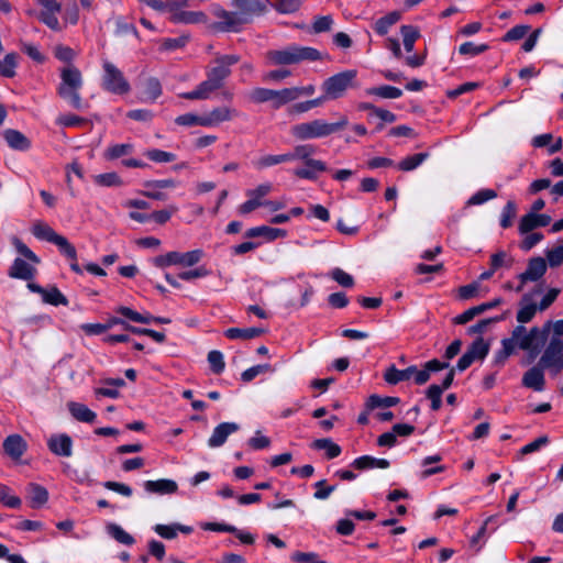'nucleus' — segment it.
Returning a JSON list of instances; mask_svg holds the SVG:
<instances>
[{
  "instance_id": "obj_1",
  "label": "nucleus",
  "mask_w": 563,
  "mask_h": 563,
  "mask_svg": "<svg viewBox=\"0 0 563 563\" xmlns=\"http://www.w3.org/2000/svg\"><path fill=\"white\" fill-rule=\"evenodd\" d=\"M11 243L16 250V252L23 256L16 257L12 265L9 268L8 275L11 278L22 279V280H31L34 278L36 274L35 265L40 263V258L37 255L19 238L13 236L11 239Z\"/></svg>"
},
{
  "instance_id": "obj_2",
  "label": "nucleus",
  "mask_w": 563,
  "mask_h": 563,
  "mask_svg": "<svg viewBox=\"0 0 563 563\" xmlns=\"http://www.w3.org/2000/svg\"><path fill=\"white\" fill-rule=\"evenodd\" d=\"M349 123L347 118L342 115L338 122L329 123L323 119H314L308 122L298 123L291 126V134L297 140L321 139L343 129Z\"/></svg>"
},
{
  "instance_id": "obj_3",
  "label": "nucleus",
  "mask_w": 563,
  "mask_h": 563,
  "mask_svg": "<svg viewBox=\"0 0 563 563\" xmlns=\"http://www.w3.org/2000/svg\"><path fill=\"white\" fill-rule=\"evenodd\" d=\"M60 79L57 88L59 97L66 100L73 108L81 109L84 104L79 90L84 85V80L80 70L73 65H67L60 69Z\"/></svg>"
},
{
  "instance_id": "obj_4",
  "label": "nucleus",
  "mask_w": 563,
  "mask_h": 563,
  "mask_svg": "<svg viewBox=\"0 0 563 563\" xmlns=\"http://www.w3.org/2000/svg\"><path fill=\"white\" fill-rule=\"evenodd\" d=\"M540 344V331L538 328H532L530 331H527L523 325H517L514 329L511 336L504 339L501 342L503 357L507 358L510 356L516 347L537 354Z\"/></svg>"
},
{
  "instance_id": "obj_5",
  "label": "nucleus",
  "mask_w": 563,
  "mask_h": 563,
  "mask_svg": "<svg viewBox=\"0 0 563 563\" xmlns=\"http://www.w3.org/2000/svg\"><path fill=\"white\" fill-rule=\"evenodd\" d=\"M267 58L274 65H290L302 60H317L321 54L313 47L291 45L283 49L271 51Z\"/></svg>"
},
{
  "instance_id": "obj_6",
  "label": "nucleus",
  "mask_w": 563,
  "mask_h": 563,
  "mask_svg": "<svg viewBox=\"0 0 563 563\" xmlns=\"http://www.w3.org/2000/svg\"><path fill=\"white\" fill-rule=\"evenodd\" d=\"M357 71L354 69L344 70L330 76L321 85L322 92L332 100L342 98L346 91L354 86Z\"/></svg>"
},
{
  "instance_id": "obj_7",
  "label": "nucleus",
  "mask_w": 563,
  "mask_h": 563,
  "mask_svg": "<svg viewBox=\"0 0 563 563\" xmlns=\"http://www.w3.org/2000/svg\"><path fill=\"white\" fill-rule=\"evenodd\" d=\"M102 82L103 90L114 95H126L131 90V85L124 74L113 63L102 62Z\"/></svg>"
},
{
  "instance_id": "obj_8",
  "label": "nucleus",
  "mask_w": 563,
  "mask_h": 563,
  "mask_svg": "<svg viewBox=\"0 0 563 563\" xmlns=\"http://www.w3.org/2000/svg\"><path fill=\"white\" fill-rule=\"evenodd\" d=\"M203 252L201 250H192L189 252H168L164 255H159L154 260V264L157 267L164 268L172 265L181 266H194L201 261Z\"/></svg>"
},
{
  "instance_id": "obj_9",
  "label": "nucleus",
  "mask_w": 563,
  "mask_h": 563,
  "mask_svg": "<svg viewBox=\"0 0 563 563\" xmlns=\"http://www.w3.org/2000/svg\"><path fill=\"white\" fill-rule=\"evenodd\" d=\"M212 13L218 19L214 27L222 32H238L249 21L243 13L227 11L218 5L212 9Z\"/></svg>"
},
{
  "instance_id": "obj_10",
  "label": "nucleus",
  "mask_w": 563,
  "mask_h": 563,
  "mask_svg": "<svg viewBox=\"0 0 563 563\" xmlns=\"http://www.w3.org/2000/svg\"><path fill=\"white\" fill-rule=\"evenodd\" d=\"M292 92L290 88H284L280 90H273L267 88H256L251 93V99L255 102H272V107L275 109L292 101Z\"/></svg>"
},
{
  "instance_id": "obj_11",
  "label": "nucleus",
  "mask_w": 563,
  "mask_h": 563,
  "mask_svg": "<svg viewBox=\"0 0 563 563\" xmlns=\"http://www.w3.org/2000/svg\"><path fill=\"white\" fill-rule=\"evenodd\" d=\"M273 190L271 183H263L255 188L247 189L245 195L247 200L241 203L238 208V212L242 216L249 214L260 207H264L265 197Z\"/></svg>"
},
{
  "instance_id": "obj_12",
  "label": "nucleus",
  "mask_w": 563,
  "mask_h": 563,
  "mask_svg": "<svg viewBox=\"0 0 563 563\" xmlns=\"http://www.w3.org/2000/svg\"><path fill=\"white\" fill-rule=\"evenodd\" d=\"M36 2L41 7L37 19L51 30L55 32L62 31L63 26L58 20L62 3L58 0H36Z\"/></svg>"
},
{
  "instance_id": "obj_13",
  "label": "nucleus",
  "mask_w": 563,
  "mask_h": 563,
  "mask_svg": "<svg viewBox=\"0 0 563 563\" xmlns=\"http://www.w3.org/2000/svg\"><path fill=\"white\" fill-rule=\"evenodd\" d=\"M240 60L238 55H222L214 59L212 66L209 68L207 75L223 86L224 80L231 74V66Z\"/></svg>"
},
{
  "instance_id": "obj_14",
  "label": "nucleus",
  "mask_w": 563,
  "mask_h": 563,
  "mask_svg": "<svg viewBox=\"0 0 563 563\" xmlns=\"http://www.w3.org/2000/svg\"><path fill=\"white\" fill-rule=\"evenodd\" d=\"M540 365L547 368H563V341L552 339L540 358Z\"/></svg>"
},
{
  "instance_id": "obj_15",
  "label": "nucleus",
  "mask_w": 563,
  "mask_h": 563,
  "mask_svg": "<svg viewBox=\"0 0 563 563\" xmlns=\"http://www.w3.org/2000/svg\"><path fill=\"white\" fill-rule=\"evenodd\" d=\"M177 185V181L172 178L146 180L143 183L144 190L141 191V195L155 200H166L168 196L164 190L173 189Z\"/></svg>"
},
{
  "instance_id": "obj_16",
  "label": "nucleus",
  "mask_w": 563,
  "mask_h": 563,
  "mask_svg": "<svg viewBox=\"0 0 563 563\" xmlns=\"http://www.w3.org/2000/svg\"><path fill=\"white\" fill-rule=\"evenodd\" d=\"M547 272V262L542 257H533L529 261L527 269L521 273L518 277L520 285L517 287V291H521L523 285L527 282L539 280Z\"/></svg>"
},
{
  "instance_id": "obj_17",
  "label": "nucleus",
  "mask_w": 563,
  "mask_h": 563,
  "mask_svg": "<svg viewBox=\"0 0 563 563\" xmlns=\"http://www.w3.org/2000/svg\"><path fill=\"white\" fill-rule=\"evenodd\" d=\"M239 111L231 107L221 106L213 108L211 111L203 113L205 128L218 126L239 117Z\"/></svg>"
},
{
  "instance_id": "obj_18",
  "label": "nucleus",
  "mask_w": 563,
  "mask_h": 563,
  "mask_svg": "<svg viewBox=\"0 0 563 563\" xmlns=\"http://www.w3.org/2000/svg\"><path fill=\"white\" fill-rule=\"evenodd\" d=\"M47 446L57 456L69 457L73 454V440L65 433L52 434L47 440Z\"/></svg>"
},
{
  "instance_id": "obj_19",
  "label": "nucleus",
  "mask_w": 563,
  "mask_h": 563,
  "mask_svg": "<svg viewBox=\"0 0 563 563\" xmlns=\"http://www.w3.org/2000/svg\"><path fill=\"white\" fill-rule=\"evenodd\" d=\"M239 430L240 426L235 422H222L218 424L208 439V446L211 449L222 446L227 439Z\"/></svg>"
},
{
  "instance_id": "obj_20",
  "label": "nucleus",
  "mask_w": 563,
  "mask_h": 563,
  "mask_svg": "<svg viewBox=\"0 0 563 563\" xmlns=\"http://www.w3.org/2000/svg\"><path fill=\"white\" fill-rule=\"evenodd\" d=\"M551 221L549 214L528 212L520 219L518 229L521 234H527L537 228L549 225Z\"/></svg>"
},
{
  "instance_id": "obj_21",
  "label": "nucleus",
  "mask_w": 563,
  "mask_h": 563,
  "mask_svg": "<svg viewBox=\"0 0 563 563\" xmlns=\"http://www.w3.org/2000/svg\"><path fill=\"white\" fill-rule=\"evenodd\" d=\"M286 235V230L268 225L253 227L247 229L244 233L246 239L262 238L267 242L275 241L278 238H285Z\"/></svg>"
},
{
  "instance_id": "obj_22",
  "label": "nucleus",
  "mask_w": 563,
  "mask_h": 563,
  "mask_svg": "<svg viewBox=\"0 0 563 563\" xmlns=\"http://www.w3.org/2000/svg\"><path fill=\"white\" fill-rule=\"evenodd\" d=\"M454 378V369L451 368L449 373L445 375L442 385L433 384L427 390V397L431 400V409L437 411L441 407V396L444 389L449 388L452 385Z\"/></svg>"
},
{
  "instance_id": "obj_23",
  "label": "nucleus",
  "mask_w": 563,
  "mask_h": 563,
  "mask_svg": "<svg viewBox=\"0 0 563 563\" xmlns=\"http://www.w3.org/2000/svg\"><path fill=\"white\" fill-rule=\"evenodd\" d=\"M143 486L146 493L156 495H172L178 489L177 483L167 478L146 481Z\"/></svg>"
},
{
  "instance_id": "obj_24",
  "label": "nucleus",
  "mask_w": 563,
  "mask_h": 563,
  "mask_svg": "<svg viewBox=\"0 0 563 563\" xmlns=\"http://www.w3.org/2000/svg\"><path fill=\"white\" fill-rule=\"evenodd\" d=\"M9 147L14 151H27L31 147V141L20 131L14 129H7L2 132Z\"/></svg>"
},
{
  "instance_id": "obj_25",
  "label": "nucleus",
  "mask_w": 563,
  "mask_h": 563,
  "mask_svg": "<svg viewBox=\"0 0 563 563\" xmlns=\"http://www.w3.org/2000/svg\"><path fill=\"white\" fill-rule=\"evenodd\" d=\"M448 367L449 363H442L438 360H431L423 365L422 369H418L416 367V372H413L412 378L416 384L423 385L429 380L431 373L439 372Z\"/></svg>"
},
{
  "instance_id": "obj_26",
  "label": "nucleus",
  "mask_w": 563,
  "mask_h": 563,
  "mask_svg": "<svg viewBox=\"0 0 563 563\" xmlns=\"http://www.w3.org/2000/svg\"><path fill=\"white\" fill-rule=\"evenodd\" d=\"M26 497L30 506L34 509L43 507L48 500V492L45 487L31 483L26 487Z\"/></svg>"
},
{
  "instance_id": "obj_27",
  "label": "nucleus",
  "mask_w": 563,
  "mask_h": 563,
  "mask_svg": "<svg viewBox=\"0 0 563 563\" xmlns=\"http://www.w3.org/2000/svg\"><path fill=\"white\" fill-rule=\"evenodd\" d=\"M543 367L539 364V366H533L529 371H527L522 377V385L527 388H531L536 391H541L544 389V374Z\"/></svg>"
},
{
  "instance_id": "obj_28",
  "label": "nucleus",
  "mask_w": 563,
  "mask_h": 563,
  "mask_svg": "<svg viewBox=\"0 0 563 563\" xmlns=\"http://www.w3.org/2000/svg\"><path fill=\"white\" fill-rule=\"evenodd\" d=\"M27 444L19 434L9 435L3 442L5 453L14 460H19L26 451Z\"/></svg>"
},
{
  "instance_id": "obj_29",
  "label": "nucleus",
  "mask_w": 563,
  "mask_h": 563,
  "mask_svg": "<svg viewBox=\"0 0 563 563\" xmlns=\"http://www.w3.org/2000/svg\"><path fill=\"white\" fill-rule=\"evenodd\" d=\"M305 165V167L296 168L294 170V174L297 177L313 180L317 178L319 173L327 170V165L319 159L308 161Z\"/></svg>"
},
{
  "instance_id": "obj_30",
  "label": "nucleus",
  "mask_w": 563,
  "mask_h": 563,
  "mask_svg": "<svg viewBox=\"0 0 563 563\" xmlns=\"http://www.w3.org/2000/svg\"><path fill=\"white\" fill-rule=\"evenodd\" d=\"M538 307L532 302L528 295H525L519 302V310L517 312V321L520 325L530 322L537 313Z\"/></svg>"
},
{
  "instance_id": "obj_31",
  "label": "nucleus",
  "mask_w": 563,
  "mask_h": 563,
  "mask_svg": "<svg viewBox=\"0 0 563 563\" xmlns=\"http://www.w3.org/2000/svg\"><path fill=\"white\" fill-rule=\"evenodd\" d=\"M70 415L80 422L92 423L97 415L81 402L70 401L67 405Z\"/></svg>"
},
{
  "instance_id": "obj_32",
  "label": "nucleus",
  "mask_w": 563,
  "mask_h": 563,
  "mask_svg": "<svg viewBox=\"0 0 563 563\" xmlns=\"http://www.w3.org/2000/svg\"><path fill=\"white\" fill-rule=\"evenodd\" d=\"M172 20L175 23H183V24H198V23H206L207 22V15L202 11H175L172 14Z\"/></svg>"
},
{
  "instance_id": "obj_33",
  "label": "nucleus",
  "mask_w": 563,
  "mask_h": 563,
  "mask_svg": "<svg viewBox=\"0 0 563 563\" xmlns=\"http://www.w3.org/2000/svg\"><path fill=\"white\" fill-rule=\"evenodd\" d=\"M416 366H409L405 369H398L395 366H390L384 374L385 380L390 385H396L400 382L412 378Z\"/></svg>"
},
{
  "instance_id": "obj_34",
  "label": "nucleus",
  "mask_w": 563,
  "mask_h": 563,
  "mask_svg": "<svg viewBox=\"0 0 563 563\" xmlns=\"http://www.w3.org/2000/svg\"><path fill=\"white\" fill-rule=\"evenodd\" d=\"M106 531L112 539L121 544L133 545L135 542V539L118 523H107Z\"/></svg>"
},
{
  "instance_id": "obj_35",
  "label": "nucleus",
  "mask_w": 563,
  "mask_h": 563,
  "mask_svg": "<svg viewBox=\"0 0 563 563\" xmlns=\"http://www.w3.org/2000/svg\"><path fill=\"white\" fill-rule=\"evenodd\" d=\"M357 470H368V468H387L389 466V462L385 459H376L369 455H363L355 459L352 463Z\"/></svg>"
},
{
  "instance_id": "obj_36",
  "label": "nucleus",
  "mask_w": 563,
  "mask_h": 563,
  "mask_svg": "<svg viewBox=\"0 0 563 563\" xmlns=\"http://www.w3.org/2000/svg\"><path fill=\"white\" fill-rule=\"evenodd\" d=\"M401 18L398 11H391L378 19L374 24V30L379 35H386L389 29L395 25Z\"/></svg>"
},
{
  "instance_id": "obj_37",
  "label": "nucleus",
  "mask_w": 563,
  "mask_h": 563,
  "mask_svg": "<svg viewBox=\"0 0 563 563\" xmlns=\"http://www.w3.org/2000/svg\"><path fill=\"white\" fill-rule=\"evenodd\" d=\"M32 233L35 238L44 240L51 243H55L57 238L60 235L56 233L53 228L43 221H37L32 227Z\"/></svg>"
},
{
  "instance_id": "obj_38",
  "label": "nucleus",
  "mask_w": 563,
  "mask_h": 563,
  "mask_svg": "<svg viewBox=\"0 0 563 563\" xmlns=\"http://www.w3.org/2000/svg\"><path fill=\"white\" fill-rule=\"evenodd\" d=\"M162 95V86L158 79L156 78H147L144 82V88L142 90L141 99L143 101H155Z\"/></svg>"
},
{
  "instance_id": "obj_39",
  "label": "nucleus",
  "mask_w": 563,
  "mask_h": 563,
  "mask_svg": "<svg viewBox=\"0 0 563 563\" xmlns=\"http://www.w3.org/2000/svg\"><path fill=\"white\" fill-rule=\"evenodd\" d=\"M368 96H376L383 99H398L402 96L401 89L388 85L373 87L365 90Z\"/></svg>"
},
{
  "instance_id": "obj_40",
  "label": "nucleus",
  "mask_w": 563,
  "mask_h": 563,
  "mask_svg": "<svg viewBox=\"0 0 563 563\" xmlns=\"http://www.w3.org/2000/svg\"><path fill=\"white\" fill-rule=\"evenodd\" d=\"M400 33L402 35V43L406 52L411 53L415 48L416 41L420 37L418 27L409 24L402 25L400 27Z\"/></svg>"
},
{
  "instance_id": "obj_41",
  "label": "nucleus",
  "mask_w": 563,
  "mask_h": 563,
  "mask_svg": "<svg viewBox=\"0 0 563 563\" xmlns=\"http://www.w3.org/2000/svg\"><path fill=\"white\" fill-rule=\"evenodd\" d=\"M262 333H263V330L260 328H245V329L230 328L224 332L225 336L231 340H236V339L249 340V339L260 336Z\"/></svg>"
},
{
  "instance_id": "obj_42",
  "label": "nucleus",
  "mask_w": 563,
  "mask_h": 563,
  "mask_svg": "<svg viewBox=\"0 0 563 563\" xmlns=\"http://www.w3.org/2000/svg\"><path fill=\"white\" fill-rule=\"evenodd\" d=\"M117 312L125 317L130 321L150 324L154 317L151 313H140L129 307L120 306L117 308Z\"/></svg>"
},
{
  "instance_id": "obj_43",
  "label": "nucleus",
  "mask_w": 563,
  "mask_h": 563,
  "mask_svg": "<svg viewBox=\"0 0 563 563\" xmlns=\"http://www.w3.org/2000/svg\"><path fill=\"white\" fill-rule=\"evenodd\" d=\"M303 0H275L272 7L280 14H294L298 12Z\"/></svg>"
},
{
  "instance_id": "obj_44",
  "label": "nucleus",
  "mask_w": 563,
  "mask_h": 563,
  "mask_svg": "<svg viewBox=\"0 0 563 563\" xmlns=\"http://www.w3.org/2000/svg\"><path fill=\"white\" fill-rule=\"evenodd\" d=\"M286 162H290V157L287 156V153L279 155H264L257 158L255 162H253V165L257 169H264Z\"/></svg>"
},
{
  "instance_id": "obj_45",
  "label": "nucleus",
  "mask_w": 563,
  "mask_h": 563,
  "mask_svg": "<svg viewBox=\"0 0 563 563\" xmlns=\"http://www.w3.org/2000/svg\"><path fill=\"white\" fill-rule=\"evenodd\" d=\"M312 448L324 450L328 459H334L341 454V448L331 439H318L313 441Z\"/></svg>"
},
{
  "instance_id": "obj_46",
  "label": "nucleus",
  "mask_w": 563,
  "mask_h": 563,
  "mask_svg": "<svg viewBox=\"0 0 563 563\" xmlns=\"http://www.w3.org/2000/svg\"><path fill=\"white\" fill-rule=\"evenodd\" d=\"M488 351L489 345L482 338H478L466 350V353L475 362L477 360H484Z\"/></svg>"
},
{
  "instance_id": "obj_47",
  "label": "nucleus",
  "mask_w": 563,
  "mask_h": 563,
  "mask_svg": "<svg viewBox=\"0 0 563 563\" xmlns=\"http://www.w3.org/2000/svg\"><path fill=\"white\" fill-rule=\"evenodd\" d=\"M18 65V55L15 53H9L0 60V75L7 78L15 76V68Z\"/></svg>"
},
{
  "instance_id": "obj_48",
  "label": "nucleus",
  "mask_w": 563,
  "mask_h": 563,
  "mask_svg": "<svg viewBox=\"0 0 563 563\" xmlns=\"http://www.w3.org/2000/svg\"><path fill=\"white\" fill-rule=\"evenodd\" d=\"M0 503L8 508H19L22 500L12 493L10 487L0 484Z\"/></svg>"
},
{
  "instance_id": "obj_49",
  "label": "nucleus",
  "mask_w": 563,
  "mask_h": 563,
  "mask_svg": "<svg viewBox=\"0 0 563 563\" xmlns=\"http://www.w3.org/2000/svg\"><path fill=\"white\" fill-rule=\"evenodd\" d=\"M134 146L131 143H123V144H113L110 145L104 157L107 159H115L125 155H129L133 152Z\"/></svg>"
},
{
  "instance_id": "obj_50",
  "label": "nucleus",
  "mask_w": 563,
  "mask_h": 563,
  "mask_svg": "<svg viewBox=\"0 0 563 563\" xmlns=\"http://www.w3.org/2000/svg\"><path fill=\"white\" fill-rule=\"evenodd\" d=\"M42 299L44 302L53 306H66L68 303L66 297L56 287L45 288Z\"/></svg>"
},
{
  "instance_id": "obj_51",
  "label": "nucleus",
  "mask_w": 563,
  "mask_h": 563,
  "mask_svg": "<svg viewBox=\"0 0 563 563\" xmlns=\"http://www.w3.org/2000/svg\"><path fill=\"white\" fill-rule=\"evenodd\" d=\"M427 157H428V153H418V154L407 156L399 163L398 167H399V169L405 170V172L413 170L418 166H420L426 161Z\"/></svg>"
},
{
  "instance_id": "obj_52",
  "label": "nucleus",
  "mask_w": 563,
  "mask_h": 563,
  "mask_svg": "<svg viewBox=\"0 0 563 563\" xmlns=\"http://www.w3.org/2000/svg\"><path fill=\"white\" fill-rule=\"evenodd\" d=\"M313 153H314V147L310 144H305V145H297L294 148V152L287 153V156L290 157V161L301 159L306 164L308 161H314V158H311V155Z\"/></svg>"
},
{
  "instance_id": "obj_53",
  "label": "nucleus",
  "mask_w": 563,
  "mask_h": 563,
  "mask_svg": "<svg viewBox=\"0 0 563 563\" xmlns=\"http://www.w3.org/2000/svg\"><path fill=\"white\" fill-rule=\"evenodd\" d=\"M175 122L178 125L183 126H205V118L203 114H195V113H185L175 119Z\"/></svg>"
},
{
  "instance_id": "obj_54",
  "label": "nucleus",
  "mask_w": 563,
  "mask_h": 563,
  "mask_svg": "<svg viewBox=\"0 0 563 563\" xmlns=\"http://www.w3.org/2000/svg\"><path fill=\"white\" fill-rule=\"evenodd\" d=\"M145 156L156 163H170L176 159L175 154L157 148L146 151Z\"/></svg>"
},
{
  "instance_id": "obj_55",
  "label": "nucleus",
  "mask_w": 563,
  "mask_h": 563,
  "mask_svg": "<svg viewBox=\"0 0 563 563\" xmlns=\"http://www.w3.org/2000/svg\"><path fill=\"white\" fill-rule=\"evenodd\" d=\"M220 86L217 81L210 78L207 75V79L200 82L197 87L199 93L201 95V100L208 99L216 90L220 89Z\"/></svg>"
},
{
  "instance_id": "obj_56",
  "label": "nucleus",
  "mask_w": 563,
  "mask_h": 563,
  "mask_svg": "<svg viewBox=\"0 0 563 563\" xmlns=\"http://www.w3.org/2000/svg\"><path fill=\"white\" fill-rule=\"evenodd\" d=\"M488 49L487 44H475L473 42H465L460 45L459 53L461 55L476 56Z\"/></svg>"
},
{
  "instance_id": "obj_57",
  "label": "nucleus",
  "mask_w": 563,
  "mask_h": 563,
  "mask_svg": "<svg viewBox=\"0 0 563 563\" xmlns=\"http://www.w3.org/2000/svg\"><path fill=\"white\" fill-rule=\"evenodd\" d=\"M399 402L397 397H380L373 395L368 399V406L371 408H390Z\"/></svg>"
},
{
  "instance_id": "obj_58",
  "label": "nucleus",
  "mask_w": 563,
  "mask_h": 563,
  "mask_svg": "<svg viewBox=\"0 0 563 563\" xmlns=\"http://www.w3.org/2000/svg\"><path fill=\"white\" fill-rule=\"evenodd\" d=\"M497 197V194L493 189H482L475 192L467 201L468 206L482 205L488 200Z\"/></svg>"
},
{
  "instance_id": "obj_59",
  "label": "nucleus",
  "mask_w": 563,
  "mask_h": 563,
  "mask_svg": "<svg viewBox=\"0 0 563 563\" xmlns=\"http://www.w3.org/2000/svg\"><path fill=\"white\" fill-rule=\"evenodd\" d=\"M208 362L213 373L220 374L223 372L225 363L223 354L220 351H210L208 354Z\"/></svg>"
},
{
  "instance_id": "obj_60",
  "label": "nucleus",
  "mask_w": 563,
  "mask_h": 563,
  "mask_svg": "<svg viewBox=\"0 0 563 563\" xmlns=\"http://www.w3.org/2000/svg\"><path fill=\"white\" fill-rule=\"evenodd\" d=\"M54 244L69 260L75 261L77 258L76 249L68 242L65 236L59 235Z\"/></svg>"
},
{
  "instance_id": "obj_61",
  "label": "nucleus",
  "mask_w": 563,
  "mask_h": 563,
  "mask_svg": "<svg viewBox=\"0 0 563 563\" xmlns=\"http://www.w3.org/2000/svg\"><path fill=\"white\" fill-rule=\"evenodd\" d=\"M97 184L101 186L112 187V186H121L122 180L117 173H104L99 174L95 177Z\"/></svg>"
},
{
  "instance_id": "obj_62",
  "label": "nucleus",
  "mask_w": 563,
  "mask_h": 563,
  "mask_svg": "<svg viewBox=\"0 0 563 563\" xmlns=\"http://www.w3.org/2000/svg\"><path fill=\"white\" fill-rule=\"evenodd\" d=\"M516 205L514 201H508L503 209L500 217V225L503 228H509L512 223V219L516 216Z\"/></svg>"
},
{
  "instance_id": "obj_63",
  "label": "nucleus",
  "mask_w": 563,
  "mask_h": 563,
  "mask_svg": "<svg viewBox=\"0 0 563 563\" xmlns=\"http://www.w3.org/2000/svg\"><path fill=\"white\" fill-rule=\"evenodd\" d=\"M269 371H271V365H268V364L255 365V366H252V367L245 369L241 374V378L243 382L247 383V382H251L252 379H254L260 374H263V373H266Z\"/></svg>"
},
{
  "instance_id": "obj_64",
  "label": "nucleus",
  "mask_w": 563,
  "mask_h": 563,
  "mask_svg": "<svg viewBox=\"0 0 563 563\" xmlns=\"http://www.w3.org/2000/svg\"><path fill=\"white\" fill-rule=\"evenodd\" d=\"M547 258L551 267H558L563 263V244L547 252Z\"/></svg>"
}]
</instances>
